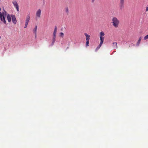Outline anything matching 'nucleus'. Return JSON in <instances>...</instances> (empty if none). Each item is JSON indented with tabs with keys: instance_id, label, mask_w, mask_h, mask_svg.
I'll return each instance as SVG.
<instances>
[{
	"instance_id": "nucleus-5",
	"label": "nucleus",
	"mask_w": 148,
	"mask_h": 148,
	"mask_svg": "<svg viewBox=\"0 0 148 148\" xmlns=\"http://www.w3.org/2000/svg\"><path fill=\"white\" fill-rule=\"evenodd\" d=\"M41 10L40 9H38L36 13V16L37 17L39 18L40 17Z\"/></svg>"
},
{
	"instance_id": "nucleus-14",
	"label": "nucleus",
	"mask_w": 148,
	"mask_h": 148,
	"mask_svg": "<svg viewBox=\"0 0 148 148\" xmlns=\"http://www.w3.org/2000/svg\"><path fill=\"white\" fill-rule=\"evenodd\" d=\"M37 27V26H36L35 27V28L33 30L34 33L35 34H36V33Z\"/></svg>"
},
{
	"instance_id": "nucleus-8",
	"label": "nucleus",
	"mask_w": 148,
	"mask_h": 148,
	"mask_svg": "<svg viewBox=\"0 0 148 148\" xmlns=\"http://www.w3.org/2000/svg\"><path fill=\"white\" fill-rule=\"evenodd\" d=\"M30 19V16H29V15H27L26 16L25 23L28 24V23Z\"/></svg>"
},
{
	"instance_id": "nucleus-1",
	"label": "nucleus",
	"mask_w": 148,
	"mask_h": 148,
	"mask_svg": "<svg viewBox=\"0 0 148 148\" xmlns=\"http://www.w3.org/2000/svg\"><path fill=\"white\" fill-rule=\"evenodd\" d=\"M104 35L105 34L102 31L100 33V42L99 45L96 49V51H97L100 48L102 45L103 43L104 39Z\"/></svg>"
},
{
	"instance_id": "nucleus-10",
	"label": "nucleus",
	"mask_w": 148,
	"mask_h": 148,
	"mask_svg": "<svg viewBox=\"0 0 148 148\" xmlns=\"http://www.w3.org/2000/svg\"><path fill=\"white\" fill-rule=\"evenodd\" d=\"M85 35L86 37V41H89L90 36L86 33H85Z\"/></svg>"
},
{
	"instance_id": "nucleus-16",
	"label": "nucleus",
	"mask_w": 148,
	"mask_h": 148,
	"mask_svg": "<svg viewBox=\"0 0 148 148\" xmlns=\"http://www.w3.org/2000/svg\"><path fill=\"white\" fill-rule=\"evenodd\" d=\"M147 39H148V34L145 36L144 38V40H146Z\"/></svg>"
},
{
	"instance_id": "nucleus-20",
	"label": "nucleus",
	"mask_w": 148,
	"mask_h": 148,
	"mask_svg": "<svg viewBox=\"0 0 148 148\" xmlns=\"http://www.w3.org/2000/svg\"><path fill=\"white\" fill-rule=\"evenodd\" d=\"M27 25H28V24L25 23V26L24 27V28H26L27 27Z\"/></svg>"
},
{
	"instance_id": "nucleus-18",
	"label": "nucleus",
	"mask_w": 148,
	"mask_h": 148,
	"mask_svg": "<svg viewBox=\"0 0 148 148\" xmlns=\"http://www.w3.org/2000/svg\"><path fill=\"white\" fill-rule=\"evenodd\" d=\"M89 43V41H87L86 44V46L87 47L88 46Z\"/></svg>"
},
{
	"instance_id": "nucleus-12",
	"label": "nucleus",
	"mask_w": 148,
	"mask_h": 148,
	"mask_svg": "<svg viewBox=\"0 0 148 148\" xmlns=\"http://www.w3.org/2000/svg\"><path fill=\"white\" fill-rule=\"evenodd\" d=\"M56 37H53V38L52 40V42L51 44L52 46L54 44V42L56 40Z\"/></svg>"
},
{
	"instance_id": "nucleus-3",
	"label": "nucleus",
	"mask_w": 148,
	"mask_h": 148,
	"mask_svg": "<svg viewBox=\"0 0 148 148\" xmlns=\"http://www.w3.org/2000/svg\"><path fill=\"white\" fill-rule=\"evenodd\" d=\"M7 14V12L4 11V12H3L2 13L0 12V19L1 21L5 24H6V21L5 19V16Z\"/></svg>"
},
{
	"instance_id": "nucleus-11",
	"label": "nucleus",
	"mask_w": 148,
	"mask_h": 148,
	"mask_svg": "<svg viewBox=\"0 0 148 148\" xmlns=\"http://www.w3.org/2000/svg\"><path fill=\"white\" fill-rule=\"evenodd\" d=\"M7 19L8 21L10 22L11 21V17L9 14H8L7 15Z\"/></svg>"
},
{
	"instance_id": "nucleus-21",
	"label": "nucleus",
	"mask_w": 148,
	"mask_h": 148,
	"mask_svg": "<svg viewBox=\"0 0 148 148\" xmlns=\"http://www.w3.org/2000/svg\"><path fill=\"white\" fill-rule=\"evenodd\" d=\"M146 11H148V6H147L146 7Z\"/></svg>"
},
{
	"instance_id": "nucleus-13",
	"label": "nucleus",
	"mask_w": 148,
	"mask_h": 148,
	"mask_svg": "<svg viewBox=\"0 0 148 148\" xmlns=\"http://www.w3.org/2000/svg\"><path fill=\"white\" fill-rule=\"evenodd\" d=\"M141 37H140L139 38V39L137 43V44H136V45L138 46H139L140 43V41L141 40Z\"/></svg>"
},
{
	"instance_id": "nucleus-2",
	"label": "nucleus",
	"mask_w": 148,
	"mask_h": 148,
	"mask_svg": "<svg viewBox=\"0 0 148 148\" xmlns=\"http://www.w3.org/2000/svg\"><path fill=\"white\" fill-rule=\"evenodd\" d=\"M112 23L113 25L115 28L118 27L120 21L116 17H113L112 19Z\"/></svg>"
},
{
	"instance_id": "nucleus-23",
	"label": "nucleus",
	"mask_w": 148,
	"mask_h": 148,
	"mask_svg": "<svg viewBox=\"0 0 148 148\" xmlns=\"http://www.w3.org/2000/svg\"><path fill=\"white\" fill-rule=\"evenodd\" d=\"M35 38L36 37V34H35Z\"/></svg>"
},
{
	"instance_id": "nucleus-9",
	"label": "nucleus",
	"mask_w": 148,
	"mask_h": 148,
	"mask_svg": "<svg viewBox=\"0 0 148 148\" xmlns=\"http://www.w3.org/2000/svg\"><path fill=\"white\" fill-rule=\"evenodd\" d=\"M57 30V27L56 26H55L54 30V31H53V37H56Z\"/></svg>"
},
{
	"instance_id": "nucleus-6",
	"label": "nucleus",
	"mask_w": 148,
	"mask_h": 148,
	"mask_svg": "<svg viewBox=\"0 0 148 148\" xmlns=\"http://www.w3.org/2000/svg\"><path fill=\"white\" fill-rule=\"evenodd\" d=\"M125 0H120L119 6L121 8L124 7Z\"/></svg>"
},
{
	"instance_id": "nucleus-17",
	"label": "nucleus",
	"mask_w": 148,
	"mask_h": 148,
	"mask_svg": "<svg viewBox=\"0 0 148 148\" xmlns=\"http://www.w3.org/2000/svg\"><path fill=\"white\" fill-rule=\"evenodd\" d=\"M65 11H66V12L67 13V14H68L69 12V9H68V8H66Z\"/></svg>"
},
{
	"instance_id": "nucleus-15",
	"label": "nucleus",
	"mask_w": 148,
	"mask_h": 148,
	"mask_svg": "<svg viewBox=\"0 0 148 148\" xmlns=\"http://www.w3.org/2000/svg\"><path fill=\"white\" fill-rule=\"evenodd\" d=\"M60 35L61 37L63 38L64 36V33L63 32H60Z\"/></svg>"
},
{
	"instance_id": "nucleus-4",
	"label": "nucleus",
	"mask_w": 148,
	"mask_h": 148,
	"mask_svg": "<svg viewBox=\"0 0 148 148\" xmlns=\"http://www.w3.org/2000/svg\"><path fill=\"white\" fill-rule=\"evenodd\" d=\"M13 4L14 7L16 8L17 11L18 12L19 11V7L16 1H14L12 2Z\"/></svg>"
},
{
	"instance_id": "nucleus-19",
	"label": "nucleus",
	"mask_w": 148,
	"mask_h": 148,
	"mask_svg": "<svg viewBox=\"0 0 148 148\" xmlns=\"http://www.w3.org/2000/svg\"><path fill=\"white\" fill-rule=\"evenodd\" d=\"M113 44L114 45H115L116 47V48H117V43L116 42H114L113 43Z\"/></svg>"
},
{
	"instance_id": "nucleus-22",
	"label": "nucleus",
	"mask_w": 148,
	"mask_h": 148,
	"mask_svg": "<svg viewBox=\"0 0 148 148\" xmlns=\"http://www.w3.org/2000/svg\"><path fill=\"white\" fill-rule=\"evenodd\" d=\"M91 1H92V2L93 3L94 2L95 0H91Z\"/></svg>"
},
{
	"instance_id": "nucleus-7",
	"label": "nucleus",
	"mask_w": 148,
	"mask_h": 148,
	"mask_svg": "<svg viewBox=\"0 0 148 148\" xmlns=\"http://www.w3.org/2000/svg\"><path fill=\"white\" fill-rule=\"evenodd\" d=\"M12 21L13 23L14 24H15L16 23L17 21L15 15H12L11 16Z\"/></svg>"
}]
</instances>
